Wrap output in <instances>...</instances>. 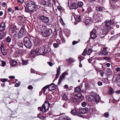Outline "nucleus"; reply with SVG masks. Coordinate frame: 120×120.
<instances>
[{
    "mask_svg": "<svg viewBox=\"0 0 120 120\" xmlns=\"http://www.w3.org/2000/svg\"><path fill=\"white\" fill-rule=\"evenodd\" d=\"M80 7H82L83 4V3L82 2H79L78 3Z\"/></svg>",
    "mask_w": 120,
    "mask_h": 120,
    "instance_id": "8fccbe9b",
    "label": "nucleus"
},
{
    "mask_svg": "<svg viewBox=\"0 0 120 120\" xmlns=\"http://www.w3.org/2000/svg\"><path fill=\"white\" fill-rule=\"evenodd\" d=\"M104 116L106 117H108L109 116V113L108 112H105L104 114Z\"/></svg>",
    "mask_w": 120,
    "mask_h": 120,
    "instance_id": "864d4df0",
    "label": "nucleus"
},
{
    "mask_svg": "<svg viewBox=\"0 0 120 120\" xmlns=\"http://www.w3.org/2000/svg\"><path fill=\"white\" fill-rule=\"evenodd\" d=\"M33 88L32 85H30L28 87V88L29 90L32 89Z\"/></svg>",
    "mask_w": 120,
    "mask_h": 120,
    "instance_id": "69168bd1",
    "label": "nucleus"
},
{
    "mask_svg": "<svg viewBox=\"0 0 120 120\" xmlns=\"http://www.w3.org/2000/svg\"><path fill=\"white\" fill-rule=\"evenodd\" d=\"M26 7L31 12L35 11L37 9L38 7L35 3L31 0L27 1L26 3Z\"/></svg>",
    "mask_w": 120,
    "mask_h": 120,
    "instance_id": "f257e3e1",
    "label": "nucleus"
},
{
    "mask_svg": "<svg viewBox=\"0 0 120 120\" xmlns=\"http://www.w3.org/2000/svg\"><path fill=\"white\" fill-rule=\"evenodd\" d=\"M79 40L77 41H74L73 42H72V44L73 45H75L77 43L79 42Z\"/></svg>",
    "mask_w": 120,
    "mask_h": 120,
    "instance_id": "6e6d98bb",
    "label": "nucleus"
},
{
    "mask_svg": "<svg viewBox=\"0 0 120 120\" xmlns=\"http://www.w3.org/2000/svg\"><path fill=\"white\" fill-rule=\"evenodd\" d=\"M96 30L93 29L91 32L90 37L91 38L93 39L96 36L95 34Z\"/></svg>",
    "mask_w": 120,
    "mask_h": 120,
    "instance_id": "2eb2a0df",
    "label": "nucleus"
},
{
    "mask_svg": "<svg viewBox=\"0 0 120 120\" xmlns=\"http://www.w3.org/2000/svg\"><path fill=\"white\" fill-rule=\"evenodd\" d=\"M5 42V40H4L1 42V43L0 45V49L2 48H4V45Z\"/></svg>",
    "mask_w": 120,
    "mask_h": 120,
    "instance_id": "e433bc0d",
    "label": "nucleus"
},
{
    "mask_svg": "<svg viewBox=\"0 0 120 120\" xmlns=\"http://www.w3.org/2000/svg\"><path fill=\"white\" fill-rule=\"evenodd\" d=\"M103 59L105 60H106L109 61L110 60V59L109 57H103Z\"/></svg>",
    "mask_w": 120,
    "mask_h": 120,
    "instance_id": "c03bdc74",
    "label": "nucleus"
},
{
    "mask_svg": "<svg viewBox=\"0 0 120 120\" xmlns=\"http://www.w3.org/2000/svg\"><path fill=\"white\" fill-rule=\"evenodd\" d=\"M71 112L73 115H78L79 116H81L82 115L78 112H77L75 110H73L71 111Z\"/></svg>",
    "mask_w": 120,
    "mask_h": 120,
    "instance_id": "aec40b11",
    "label": "nucleus"
},
{
    "mask_svg": "<svg viewBox=\"0 0 120 120\" xmlns=\"http://www.w3.org/2000/svg\"><path fill=\"white\" fill-rule=\"evenodd\" d=\"M6 39V41L8 43H10L11 40V38L9 36L7 37Z\"/></svg>",
    "mask_w": 120,
    "mask_h": 120,
    "instance_id": "473e14b6",
    "label": "nucleus"
},
{
    "mask_svg": "<svg viewBox=\"0 0 120 120\" xmlns=\"http://www.w3.org/2000/svg\"><path fill=\"white\" fill-rule=\"evenodd\" d=\"M46 49L47 50L46 51H47V53L50 52L51 50V49L49 47H47Z\"/></svg>",
    "mask_w": 120,
    "mask_h": 120,
    "instance_id": "bf43d9fd",
    "label": "nucleus"
},
{
    "mask_svg": "<svg viewBox=\"0 0 120 120\" xmlns=\"http://www.w3.org/2000/svg\"><path fill=\"white\" fill-rule=\"evenodd\" d=\"M39 18L43 22L45 23L48 22L49 20V17L43 15L40 16Z\"/></svg>",
    "mask_w": 120,
    "mask_h": 120,
    "instance_id": "1a4fd4ad",
    "label": "nucleus"
},
{
    "mask_svg": "<svg viewBox=\"0 0 120 120\" xmlns=\"http://www.w3.org/2000/svg\"><path fill=\"white\" fill-rule=\"evenodd\" d=\"M5 23L4 22H2L0 25V31H4L5 29Z\"/></svg>",
    "mask_w": 120,
    "mask_h": 120,
    "instance_id": "6ab92c4d",
    "label": "nucleus"
},
{
    "mask_svg": "<svg viewBox=\"0 0 120 120\" xmlns=\"http://www.w3.org/2000/svg\"><path fill=\"white\" fill-rule=\"evenodd\" d=\"M75 92H81V89L79 87H76L75 88Z\"/></svg>",
    "mask_w": 120,
    "mask_h": 120,
    "instance_id": "c9c22d12",
    "label": "nucleus"
},
{
    "mask_svg": "<svg viewBox=\"0 0 120 120\" xmlns=\"http://www.w3.org/2000/svg\"><path fill=\"white\" fill-rule=\"evenodd\" d=\"M92 52V50L90 49H89L88 50V52H87V55H90Z\"/></svg>",
    "mask_w": 120,
    "mask_h": 120,
    "instance_id": "a18cd8bd",
    "label": "nucleus"
},
{
    "mask_svg": "<svg viewBox=\"0 0 120 120\" xmlns=\"http://www.w3.org/2000/svg\"><path fill=\"white\" fill-rule=\"evenodd\" d=\"M81 105L83 107H85L87 103L86 102H83L82 103Z\"/></svg>",
    "mask_w": 120,
    "mask_h": 120,
    "instance_id": "49530a36",
    "label": "nucleus"
},
{
    "mask_svg": "<svg viewBox=\"0 0 120 120\" xmlns=\"http://www.w3.org/2000/svg\"><path fill=\"white\" fill-rule=\"evenodd\" d=\"M18 45L20 47L23 49V44L22 42H19L18 43Z\"/></svg>",
    "mask_w": 120,
    "mask_h": 120,
    "instance_id": "58836bf2",
    "label": "nucleus"
},
{
    "mask_svg": "<svg viewBox=\"0 0 120 120\" xmlns=\"http://www.w3.org/2000/svg\"><path fill=\"white\" fill-rule=\"evenodd\" d=\"M77 98H75L73 97H71L69 99V101L71 102H75L76 101V100Z\"/></svg>",
    "mask_w": 120,
    "mask_h": 120,
    "instance_id": "c85d7f7f",
    "label": "nucleus"
},
{
    "mask_svg": "<svg viewBox=\"0 0 120 120\" xmlns=\"http://www.w3.org/2000/svg\"><path fill=\"white\" fill-rule=\"evenodd\" d=\"M62 99L66 101L68 99V96L66 95V94L64 93L62 94Z\"/></svg>",
    "mask_w": 120,
    "mask_h": 120,
    "instance_id": "cd10ccee",
    "label": "nucleus"
},
{
    "mask_svg": "<svg viewBox=\"0 0 120 120\" xmlns=\"http://www.w3.org/2000/svg\"><path fill=\"white\" fill-rule=\"evenodd\" d=\"M46 50H47V49L46 48H44V50H43L44 54H45L46 53H47V51H46Z\"/></svg>",
    "mask_w": 120,
    "mask_h": 120,
    "instance_id": "680f3d73",
    "label": "nucleus"
},
{
    "mask_svg": "<svg viewBox=\"0 0 120 120\" xmlns=\"http://www.w3.org/2000/svg\"><path fill=\"white\" fill-rule=\"evenodd\" d=\"M18 24L20 26L21 28L19 30V32L18 33L17 35V37L18 39H20L24 36V26L22 24Z\"/></svg>",
    "mask_w": 120,
    "mask_h": 120,
    "instance_id": "39448f33",
    "label": "nucleus"
},
{
    "mask_svg": "<svg viewBox=\"0 0 120 120\" xmlns=\"http://www.w3.org/2000/svg\"><path fill=\"white\" fill-rule=\"evenodd\" d=\"M59 44L57 43H55L53 44V47L55 48L59 46Z\"/></svg>",
    "mask_w": 120,
    "mask_h": 120,
    "instance_id": "37998d69",
    "label": "nucleus"
},
{
    "mask_svg": "<svg viewBox=\"0 0 120 120\" xmlns=\"http://www.w3.org/2000/svg\"><path fill=\"white\" fill-rule=\"evenodd\" d=\"M88 110V108L85 107L83 108H81L79 109V112L82 114H85L87 112Z\"/></svg>",
    "mask_w": 120,
    "mask_h": 120,
    "instance_id": "a211bd4d",
    "label": "nucleus"
},
{
    "mask_svg": "<svg viewBox=\"0 0 120 120\" xmlns=\"http://www.w3.org/2000/svg\"><path fill=\"white\" fill-rule=\"evenodd\" d=\"M81 16L80 15H78L75 18V20L76 21L79 22L81 21Z\"/></svg>",
    "mask_w": 120,
    "mask_h": 120,
    "instance_id": "2f4dec72",
    "label": "nucleus"
},
{
    "mask_svg": "<svg viewBox=\"0 0 120 120\" xmlns=\"http://www.w3.org/2000/svg\"><path fill=\"white\" fill-rule=\"evenodd\" d=\"M42 4L43 5H46V2L45 0H42L41 1Z\"/></svg>",
    "mask_w": 120,
    "mask_h": 120,
    "instance_id": "13d9d810",
    "label": "nucleus"
},
{
    "mask_svg": "<svg viewBox=\"0 0 120 120\" xmlns=\"http://www.w3.org/2000/svg\"><path fill=\"white\" fill-rule=\"evenodd\" d=\"M74 95L75 96L77 97V98L80 100H82L83 99V96H82L81 94V92H75L74 93Z\"/></svg>",
    "mask_w": 120,
    "mask_h": 120,
    "instance_id": "f8f14e48",
    "label": "nucleus"
},
{
    "mask_svg": "<svg viewBox=\"0 0 120 120\" xmlns=\"http://www.w3.org/2000/svg\"><path fill=\"white\" fill-rule=\"evenodd\" d=\"M30 71H31V72L32 73H36V74H37V73H36V71H35V70H33L32 69H31L30 70Z\"/></svg>",
    "mask_w": 120,
    "mask_h": 120,
    "instance_id": "e2e57ef3",
    "label": "nucleus"
},
{
    "mask_svg": "<svg viewBox=\"0 0 120 120\" xmlns=\"http://www.w3.org/2000/svg\"><path fill=\"white\" fill-rule=\"evenodd\" d=\"M38 49L39 50H38V55H39L44 54V49H41V48L40 49L39 48Z\"/></svg>",
    "mask_w": 120,
    "mask_h": 120,
    "instance_id": "a878e982",
    "label": "nucleus"
},
{
    "mask_svg": "<svg viewBox=\"0 0 120 120\" xmlns=\"http://www.w3.org/2000/svg\"><path fill=\"white\" fill-rule=\"evenodd\" d=\"M117 37V35H115L112 37L111 38V39L112 40H115Z\"/></svg>",
    "mask_w": 120,
    "mask_h": 120,
    "instance_id": "a19ab883",
    "label": "nucleus"
},
{
    "mask_svg": "<svg viewBox=\"0 0 120 120\" xmlns=\"http://www.w3.org/2000/svg\"><path fill=\"white\" fill-rule=\"evenodd\" d=\"M60 67H59L57 69L56 73V77L54 79L53 81L56 80L59 76V75L60 74Z\"/></svg>",
    "mask_w": 120,
    "mask_h": 120,
    "instance_id": "dca6fc26",
    "label": "nucleus"
},
{
    "mask_svg": "<svg viewBox=\"0 0 120 120\" xmlns=\"http://www.w3.org/2000/svg\"><path fill=\"white\" fill-rule=\"evenodd\" d=\"M94 21L96 23L101 21V19H102V15L99 13H97L94 14L93 15Z\"/></svg>",
    "mask_w": 120,
    "mask_h": 120,
    "instance_id": "423d86ee",
    "label": "nucleus"
},
{
    "mask_svg": "<svg viewBox=\"0 0 120 120\" xmlns=\"http://www.w3.org/2000/svg\"><path fill=\"white\" fill-rule=\"evenodd\" d=\"M6 4H7L4 2H3L2 4V6L4 7H5L6 6Z\"/></svg>",
    "mask_w": 120,
    "mask_h": 120,
    "instance_id": "338daca9",
    "label": "nucleus"
},
{
    "mask_svg": "<svg viewBox=\"0 0 120 120\" xmlns=\"http://www.w3.org/2000/svg\"><path fill=\"white\" fill-rule=\"evenodd\" d=\"M0 62V63H2V66L4 67L5 65L6 64V63L5 61H1Z\"/></svg>",
    "mask_w": 120,
    "mask_h": 120,
    "instance_id": "de8ad7c7",
    "label": "nucleus"
},
{
    "mask_svg": "<svg viewBox=\"0 0 120 120\" xmlns=\"http://www.w3.org/2000/svg\"><path fill=\"white\" fill-rule=\"evenodd\" d=\"M67 61L70 63H71L75 61V60L74 59L71 58L68 60H67Z\"/></svg>",
    "mask_w": 120,
    "mask_h": 120,
    "instance_id": "c756f323",
    "label": "nucleus"
},
{
    "mask_svg": "<svg viewBox=\"0 0 120 120\" xmlns=\"http://www.w3.org/2000/svg\"><path fill=\"white\" fill-rule=\"evenodd\" d=\"M100 99V97L98 95L96 94L94 96H90L88 100L89 101L91 102L92 103L94 104L95 103L97 104L99 102Z\"/></svg>",
    "mask_w": 120,
    "mask_h": 120,
    "instance_id": "f03ea898",
    "label": "nucleus"
},
{
    "mask_svg": "<svg viewBox=\"0 0 120 120\" xmlns=\"http://www.w3.org/2000/svg\"><path fill=\"white\" fill-rule=\"evenodd\" d=\"M7 80H8L7 79H1L0 80L3 82H5V81H7Z\"/></svg>",
    "mask_w": 120,
    "mask_h": 120,
    "instance_id": "5fc2aeb1",
    "label": "nucleus"
},
{
    "mask_svg": "<svg viewBox=\"0 0 120 120\" xmlns=\"http://www.w3.org/2000/svg\"><path fill=\"white\" fill-rule=\"evenodd\" d=\"M114 92L113 89L112 88H110L109 90V93L110 95H112Z\"/></svg>",
    "mask_w": 120,
    "mask_h": 120,
    "instance_id": "7c9ffc66",
    "label": "nucleus"
},
{
    "mask_svg": "<svg viewBox=\"0 0 120 120\" xmlns=\"http://www.w3.org/2000/svg\"><path fill=\"white\" fill-rule=\"evenodd\" d=\"M46 102V101H45V103L42 105V108L41 107H39L38 108V110H40L43 113H45L46 111L48 110L49 108V102L47 101L45 104Z\"/></svg>",
    "mask_w": 120,
    "mask_h": 120,
    "instance_id": "20e7f679",
    "label": "nucleus"
},
{
    "mask_svg": "<svg viewBox=\"0 0 120 120\" xmlns=\"http://www.w3.org/2000/svg\"><path fill=\"white\" fill-rule=\"evenodd\" d=\"M10 29L12 31L15 30H17L16 26L14 25H11L10 26Z\"/></svg>",
    "mask_w": 120,
    "mask_h": 120,
    "instance_id": "393cba45",
    "label": "nucleus"
},
{
    "mask_svg": "<svg viewBox=\"0 0 120 120\" xmlns=\"http://www.w3.org/2000/svg\"><path fill=\"white\" fill-rule=\"evenodd\" d=\"M84 57L82 56H79L78 57V58L79 59V60L80 62H81L82 60L83 59Z\"/></svg>",
    "mask_w": 120,
    "mask_h": 120,
    "instance_id": "ea45409f",
    "label": "nucleus"
},
{
    "mask_svg": "<svg viewBox=\"0 0 120 120\" xmlns=\"http://www.w3.org/2000/svg\"><path fill=\"white\" fill-rule=\"evenodd\" d=\"M17 64V62L16 60H13L10 63L11 65L12 66H16Z\"/></svg>",
    "mask_w": 120,
    "mask_h": 120,
    "instance_id": "4be33fe9",
    "label": "nucleus"
},
{
    "mask_svg": "<svg viewBox=\"0 0 120 120\" xmlns=\"http://www.w3.org/2000/svg\"><path fill=\"white\" fill-rule=\"evenodd\" d=\"M87 52V50L85 49L83 52L82 53V55L83 56H85L86 54V53Z\"/></svg>",
    "mask_w": 120,
    "mask_h": 120,
    "instance_id": "09e8293b",
    "label": "nucleus"
},
{
    "mask_svg": "<svg viewBox=\"0 0 120 120\" xmlns=\"http://www.w3.org/2000/svg\"><path fill=\"white\" fill-rule=\"evenodd\" d=\"M57 8L58 10L59 11H60L61 10L62 7L60 6H58Z\"/></svg>",
    "mask_w": 120,
    "mask_h": 120,
    "instance_id": "774afa93",
    "label": "nucleus"
},
{
    "mask_svg": "<svg viewBox=\"0 0 120 120\" xmlns=\"http://www.w3.org/2000/svg\"><path fill=\"white\" fill-rule=\"evenodd\" d=\"M38 28L39 30V31L41 33L42 32H43L47 29V27L44 25H40L39 26Z\"/></svg>",
    "mask_w": 120,
    "mask_h": 120,
    "instance_id": "9b49d317",
    "label": "nucleus"
},
{
    "mask_svg": "<svg viewBox=\"0 0 120 120\" xmlns=\"http://www.w3.org/2000/svg\"><path fill=\"white\" fill-rule=\"evenodd\" d=\"M60 21L61 23L62 24H63L64 23V22L63 21V19H61L60 18Z\"/></svg>",
    "mask_w": 120,
    "mask_h": 120,
    "instance_id": "0e129e2a",
    "label": "nucleus"
},
{
    "mask_svg": "<svg viewBox=\"0 0 120 120\" xmlns=\"http://www.w3.org/2000/svg\"><path fill=\"white\" fill-rule=\"evenodd\" d=\"M54 84L53 83H52L50 84V85H47L45 87H44L42 89V90H41L42 91H43V94H45V91L47 89V88H49V86H52V85Z\"/></svg>",
    "mask_w": 120,
    "mask_h": 120,
    "instance_id": "412c9836",
    "label": "nucleus"
},
{
    "mask_svg": "<svg viewBox=\"0 0 120 120\" xmlns=\"http://www.w3.org/2000/svg\"><path fill=\"white\" fill-rule=\"evenodd\" d=\"M107 48L106 47L104 48L102 52H100V54L103 56H107L108 55V53L106 50Z\"/></svg>",
    "mask_w": 120,
    "mask_h": 120,
    "instance_id": "4468645a",
    "label": "nucleus"
},
{
    "mask_svg": "<svg viewBox=\"0 0 120 120\" xmlns=\"http://www.w3.org/2000/svg\"><path fill=\"white\" fill-rule=\"evenodd\" d=\"M5 36V35L3 34H1L0 35V39H2Z\"/></svg>",
    "mask_w": 120,
    "mask_h": 120,
    "instance_id": "3c124183",
    "label": "nucleus"
},
{
    "mask_svg": "<svg viewBox=\"0 0 120 120\" xmlns=\"http://www.w3.org/2000/svg\"><path fill=\"white\" fill-rule=\"evenodd\" d=\"M22 61V64L23 65H26L27 64L28 60H23Z\"/></svg>",
    "mask_w": 120,
    "mask_h": 120,
    "instance_id": "4c0bfd02",
    "label": "nucleus"
},
{
    "mask_svg": "<svg viewBox=\"0 0 120 120\" xmlns=\"http://www.w3.org/2000/svg\"><path fill=\"white\" fill-rule=\"evenodd\" d=\"M24 43L25 46L27 48H30L32 46V44L29 38L25 37L24 39Z\"/></svg>",
    "mask_w": 120,
    "mask_h": 120,
    "instance_id": "0eeeda50",
    "label": "nucleus"
},
{
    "mask_svg": "<svg viewBox=\"0 0 120 120\" xmlns=\"http://www.w3.org/2000/svg\"><path fill=\"white\" fill-rule=\"evenodd\" d=\"M0 49L2 54L3 55L5 56L7 54L6 51L4 48H2Z\"/></svg>",
    "mask_w": 120,
    "mask_h": 120,
    "instance_id": "b1692460",
    "label": "nucleus"
},
{
    "mask_svg": "<svg viewBox=\"0 0 120 120\" xmlns=\"http://www.w3.org/2000/svg\"><path fill=\"white\" fill-rule=\"evenodd\" d=\"M52 30L51 29H47L45 31L42 32L41 34L43 36L47 37L49 36L52 33Z\"/></svg>",
    "mask_w": 120,
    "mask_h": 120,
    "instance_id": "6e6552de",
    "label": "nucleus"
},
{
    "mask_svg": "<svg viewBox=\"0 0 120 120\" xmlns=\"http://www.w3.org/2000/svg\"><path fill=\"white\" fill-rule=\"evenodd\" d=\"M114 23V22L112 20H110L109 21L106 20L103 23V24L104 25V27L109 30L112 29V26Z\"/></svg>",
    "mask_w": 120,
    "mask_h": 120,
    "instance_id": "7ed1b4c3",
    "label": "nucleus"
},
{
    "mask_svg": "<svg viewBox=\"0 0 120 120\" xmlns=\"http://www.w3.org/2000/svg\"><path fill=\"white\" fill-rule=\"evenodd\" d=\"M115 70L117 72H118L120 71V67H117L115 69Z\"/></svg>",
    "mask_w": 120,
    "mask_h": 120,
    "instance_id": "052dcab7",
    "label": "nucleus"
},
{
    "mask_svg": "<svg viewBox=\"0 0 120 120\" xmlns=\"http://www.w3.org/2000/svg\"><path fill=\"white\" fill-rule=\"evenodd\" d=\"M111 5V8L113 9L117 8V6L115 4L113 3Z\"/></svg>",
    "mask_w": 120,
    "mask_h": 120,
    "instance_id": "72a5a7b5",
    "label": "nucleus"
},
{
    "mask_svg": "<svg viewBox=\"0 0 120 120\" xmlns=\"http://www.w3.org/2000/svg\"><path fill=\"white\" fill-rule=\"evenodd\" d=\"M38 50H39L38 48L35 50H32L30 54L31 57L34 58L36 56L38 55Z\"/></svg>",
    "mask_w": 120,
    "mask_h": 120,
    "instance_id": "9d476101",
    "label": "nucleus"
},
{
    "mask_svg": "<svg viewBox=\"0 0 120 120\" xmlns=\"http://www.w3.org/2000/svg\"><path fill=\"white\" fill-rule=\"evenodd\" d=\"M78 6L77 3H73L71 4L70 8L71 9H75L78 8Z\"/></svg>",
    "mask_w": 120,
    "mask_h": 120,
    "instance_id": "f3484780",
    "label": "nucleus"
},
{
    "mask_svg": "<svg viewBox=\"0 0 120 120\" xmlns=\"http://www.w3.org/2000/svg\"><path fill=\"white\" fill-rule=\"evenodd\" d=\"M116 81L117 83L120 82V78L118 77L116 79Z\"/></svg>",
    "mask_w": 120,
    "mask_h": 120,
    "instance_id": "603ef678",
    "label": "nucleus"
},
{
    "mask_svg": "<svg viewBox=\"0 0 120 120\" xmlns=\"http://www.w3.org/2000/svg\"><path fill=\"white\" fill-rule=\"evenodd\" d=\"M18 32H17L14 31H12L11 32V35L13 37H14L17 35Z\"/></svg>",
    "mask_w": 120,
    "mask_h": 120,
    "instance_id": "bb28decb",
    "label": "nucleus"
},
{
    "mask_svg": "<svg viewBox=\"0 0 120 120\" xmlns=\"http://www.w3.org/2000/svg\"><path fill=\"white\" fill-rule=\"evenodd\" d=\"M109 31V30L104 27L103 28L101 29V31H100V33L101 34L104 35H105L107 34L108 32Z\"/></svg>",
    "mask_w": 120,
    "mask_h": 120,
    "instance_id": "ddd939ff",
    "label": "nucleus"
},
{
    "mask_svg": "<svg viewBox=\"0 0 120 120\" xmlns=\"http://www.w3.org/2000/svg\"><path fill=\"white\" fill-rule=\"evenodd\" d=\"M90 20L87 19L85 21V24L86 25H87L89 24V23L90 22Z\"/></svg>",
    "mask_w": 120,
    "mask_h": 120,
    "instance_id": "79ce46f5",
    "label": "nucleus"
},
{
    "mask_svg": "<svg viewBox=\"0 0 120 120\" xmlns=\"http://www.w3.org/2000/svg\"><path fill=\"white\" fill-rule=\"evenodd\" d=\"M63 75H64V76H65V75H68V73L67 71H65L62 74Z\"/></svg>",
    "mask_w": 120,
    "mask_h": 120,
    "instance_id": "4d7b16f0",
    "label": "nucleus"
},
{
    "mask_svg": "<svg viewBox=\"0 0 120 120\" xmlns=\"http://www.w3.org/2000/svg\"><path fill=\"white\" fill-rule=\"evenodd\" d=\"M64 75H63L62 74L60 76L59 78V82L58 84H60L61 82L63 80L65 77V76H64Z\"/></svg>",
    "mask_w": 120,
    "mask_h": 120,
    "instance_id": "5701e85b",
    "label": "nucleus"
},
{
    "mask_svg": "<svg viewBox=\"0 0 120 120\" xmlns=\"http://www.w3.org/2000/svg\"><path fill=\"white\" fill-rule=\"evenodd\" d=\"M61 120H71L70 118L66 116H65L62 118Z\"/></svg>",
    "mask_w": 120,
    "mask_h": 120,
    "instance_id": "f704fd0d",
    "label": "nucleus"
}]
</instances>
